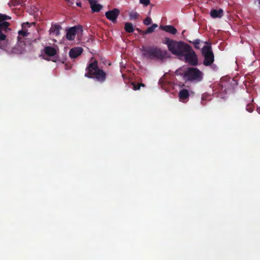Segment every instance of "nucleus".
Returning a JSON list of instances; mask_svg holds the SVG:
<instances>
[{
    "label": "nucleus",
    "mask_w": 260,
    "mask_h": 260,
    "mask_svg": "<svg viewBox=\"0 0 260 260\" xmlns=\"http://www.w3.org/2000/svg\"><path fill=\"white\" fill-rule=\"evenodd\" d=\"M164 44L169 50L174 55L184 57L186 62L196 66L198 63V58L195 51L188 44L183 42H177L169 38H165Z\"/></svg>",
    "instance_id": "nucleus-1"
},
{
    "label": "nucleus",
    "mask_w": 260,
    "mask_h": 260,
    "mask_svg": "<svg viewBox=\"0 0 260 260\" xmlns=\"http://www.w3.org/2000/svg\"><path fill=\"white\" fill-rule=\"evenodd\" d=\"M202 104L203 105H205V104H204V103H203V101L204 100V98H203V97H202Z\"/></svg>",
    "instance_id": "nucleus-30"
},
{
    "label": "nucleus",
    "mask_w": 260,
    "mask_h": 260,
    "mask_svg": "<svg viewBox=\"0 0 260 260\" xmlns=\"http://www.w3.org/2000/svg\"><path fill=\"white\" fill-rule=\"evenodd\" d=\"M158 27L157 24L154 23L151 26L147 28V29L144 32V34H148L152 33L154 31V29Z\"/></svg>",
    "instance_id": "nucleus-20"
},
{
    "label": "nucleus",
    "mask_w": 260,
    "mask_h": 260,
    "mask_svg": "<svg viewBox=\"0 0 260 260\" xmlns=\"http://www.w3.org/2000/svg\"><path fill=\"white\" fill-rule=\"evenodd\" d=\"M129 19L132 20H135L138 18V17L139 16V14L136 12H131L129 14Z\"/></svg>",
    "instance_id": "nucleus-21"
},
{
    "label": "nucleus",
    "mask_w": 260,
    "mask_h": 260,
    "mask_svg": "<svg viewBox=\"0 0 260 260\" xmlns=\"http://www.w3.org/2000/svg\"><path fill=\"white\" fill-rule=\"evenodd\" d=\"M30 27V24L28 22L24 23L22 24V29L18 31V36L17 37L18 41L21 43V41H24V38L27 37L28 35L27 30H24L26 27Z\"/></svg>",
    "instance_id": "nucleus-8"
},
{
    "label": "nucleus",
    "mask_w": 260,
    "mask_h": 260,
    "mask_svg": "<svg viewBox=\"0 0 260 260\" xmlns=\"http://www.w3.org/2000/svg\"><path fill=\"white\" fill-rule=\"evenodd\" d=\"M152 22V19L150 17H147L143 20V23L146 25L150 24Z\"/></svg>",
    "instance_id": "nucleus-22"
},
{
    "label": "nucleus",
    "mask_w": 260,
    "mask_h": 260,
    "mask_svg": "<svg viewBox=\"0 0 260 260\" xmlns=\"http://www.w3.org/2000/svg\"><path fill=\"white\" fill-rule=\"evenodd\" d=\"M132 85L133 86L134 90H137L140 89V85L139 84H136L135 83H133Z\"/></svg>",
    "instance_id": "nucleus-26"
},
{
    "label": "nucleus",
    "mask_w": 260,
    "mask_h": 260,
    "mask_svg": "<svg viewBox=\"0 0 260 260\" xmlns=\"http://www.w3.org/2000/svg\"><path fill=\"white\" fill-rule=\"evenodd\" d=\"M61 28L60 25L55 24L51 25V27L49 30L50 35L58 36L60 34V30Z\"/></svg>",
    "instance_id": "nucleus-14"
},
{
    "label": "nucleus",
    "mask_w": 260,
    "mask_h": 260,
    "mask_svg": "<svg viewBox=\"0 0 260 260\" xmlns=\"http://www.w3.org/2000/svg\"><path fill=\"white\" fill-rule=\"evenodd\" d=\"M159 28L161 30L172 35H175L177 32V29L172 25H160Z\"/></svg>",
    "instance_id": "nucleus-15"
},
{
    "label": "nucleus",
    "mask_w": 260,
    "mask_h": 260,
    "mask_svg": "<svg viewBox=\"0 0 260 260\" xmlns=\"http://www.w3.org/2000/svg\"><path fill=\"white\" fill-rule=\"evenodd\" d=\"M83 51V49L81 47H74L70 50L69 56L72 59L76 58L82 54Z\"/></svg>",
    "instance_id": "nucleus-9"
},
{
    "label": "nucleus",
    "mask_w": 260,
    "mask_h": 260,
    "mask_svg": "<svg viewBox=\"0 0 260 260\" xmlns=\"http://www.w3.org/2000/svg\"><path fill=\"white\" fill-rule=\"evenodd\" d=\"M85 70L86 73L84 75L85 77L95 79L101 83L105 81L107 74L103 70L99 68L97 60H94L88 63Z\"/></svg>",
    "instance_id": "nucleus-2"
},
{
    "label": "nucleus",
    "mask_w": 260,
    "mask_h": 260,
    "mask_svg": "<svg viewBox=\"0 0 260 260\" xmlns=\"http://www.w3.org/2000/svg\"><path fill=\"white\" fill-rule=\"evenodd\" d=\"M119 13V10L118 9L115 8L112 10L106 12L105 16L108 19L112 22H115Z\"/></svg>",
    "instance_id": "nucleus-7"
},
{
    "label": "nucleus",
    "mask_w": 260,
    "mask_h": 260,
    "mask_svg": "<svg viewBox=\"0 0 260 260\" xmlns=\"http://www.w3.org/2000/svg\"><path fill=\"white\" fill-rule=\"evenodd\" d=\"M202 53L204 57L203 64L205 66L211 65L214 61V56L212 51L210 44L209 45L204 46L202 48Z\"/></svg>",
    "instance_id": "nucleus-6"
},
{
    "label": "nucleus",
    "mask_w": 260,
    "mask_h": 260,
    "mask_svg": "<svg viewBox=\"0 0 260 260\" xmlns=\"http://www.w3.org/2000/svg\"><path fill=\"white\" fill-rule=\"evenodd\" d=\"M90 5L92 12L93 13L99 12L103 8L102 5L97 4L96 0H91Z\"/></svg>",
    "instance_id": "nucleus-13"
},
{
    "label": "nucleus",
    "mask_w": 260,
    "mask_h": 260,
    "mask_svg": "<svg viewBox=\"0 0 260 260\" xmlns=\"http://www.w3.org/2000/svg\"><path fill=\"white\" fill-rule=\"evenodd\" d=\"M136 30H137L138 32H141V30H140V29H139V28H136Z\"/></svg>",
    "instance_id": "nucleus-29"
},
{
    "label": "nucleus",
    "mask_w": 260,
    "mask_h": 260,
    "mask_svg": "<svg viewBox=\"0 0 260 260\" xmlns=\"http://www.w3.org/2000/svg\"><path fill=\"white\" fill-rule=\"evenodd\" d=\"M223 11L222 9H213L211 11L210 15L212 18H221L223 16Z\"/></svg>",
    "instance_id": "nucleus-17"
},
{
    "label": "nucleus",
    "mask_w": 260,
    "mask_h": 260,
    "mask_svg": "<svg viewBox=\"0 0 260 260\" xmlns=\"http://www.w3.org/2000/svg\"><path fill=\"white\" fill-rule=\"evenodd\" d=\"M140 3L147 6L150 4V0H140Z\"/></svg>",
    "instance_id": "nucleus-23"
},
{
    "label": "nucleus",
    "mask_w": 260,
    "mask_h": 260,
    "mask_svg": "<svg viewBox=\"0 0 260 260\" xmlns=\"http://www.w3.org/2000/svg\"><path fill=\"white\" fill-rule=\"evenodd\" d=\"M124 29L128 33H132L134 31L133 24L131 22H126L124 24Z\"/></svg>",
    "instance_id": "nucleus-18"
},
{
    "label": "nucleus",
    "mask_w": 260,
    "mask_h": 260,
    "mask_svg": "<svg viewBox=\"0 0 260 260\" xmlns=\"http://www.w3.org/2000/svg\"><path fill=\"white\" fill-rule=\"evenodd\" d=\"M11 19L10 16L0 13V41H1L6 40V34L11 30L9 28L10 23L5 21Z\"/></svg>",
    "instance_id": "nucleus-5"
},
{
    "label": "nucleus",
    "mask_w": 260,
    "mask_h": 260,
    "mask_svg": "<svg viewBox=\"0 0 260 260\" xmlns=\"http://www.w3.org/2000/svg\"><path fill=\"white\" fill-rule=\"evenodd\" d=\"M25 50V44L24 41H21V43L18 41L17 44L13 48V52L16 54H22Z\"/></svg>",
    "instance_id": "nucleus-10"
},
{
    "label": "nucleus",
    "mask_w": 260,
    "mask_h": 260,
    "mask_svg": "<svg viewBox=\"0 0 260 260\" xmlns=\"http://www.w3.org/2000/svg\"><path fill=\"white\" fill-rule=\"evenodd\" d=\"M189 43L192 44L195 49H200L201 48L200 45L201 43H203V41L200 40V39H195L193 41H188Z\"/></svg>",
    "instance_id": "nucleus-19"
},
{
    "label": "nucleus",
    "mask_w": 260,
    "mask_h": 260,
    "mask_svg": "<svg viewBox=\"0 0 260 260\" xmlns=\"http://www.w3.org/2000/svg\"><path fill=\"white\" fill-rule=\"evenodd\" d=\"M141 51L143 56L149 59L163 60L170 57L169 53L167 50H162L160 48L157 47H143L141 49Z\"/></svg>",
    "instance_id": "nucleus-3"
},
{
    "label": "nucleus",
    "mask_w": 260,
    "mask_h": 260,
    "mask_svg": "<svg viewBox=\"0 0 260 260\" xmlns=\"http://www.w3.org/2000/svg\"><path fill=\"white\" fill-rule=\"evenodd\" d=\"M7 47V43L5 42L4 43L0 42V48L5 50Z\"/></svg>",
    "instance_id": "nucleus-24"
},
{
    "label": "nucleus",
    "mask_w": 260,
    "mask_h": 260,
    "mask_svg": "<svg viewBox=\"0 0 260 260\" xmlns=\"http://www.w3.org/2000/svg\"><path fill=\"white\" fill-rule=\"evenodd\" d=\"M78 27L75 26L67 30L66 38L70 41L73 40L76 36Z\"/></svg>",
    "instance_id": "nucleus-12"
},
{
    "label": "nucleus",
    "mask_w": 260,
    "mask_h": 260,
    "mask_svg": "<svg viewBox=\"0 0 260 260\" xmlns=\"http://www.w3.org/2000/svg\"><path fill=\"white\" fill-rule=\"evenodd\" d=\"M179 98L180 101L182 102H186L189 96V91L186 89H182L179 92Z\"/></svg>",
    "instance_id": "nucleus-11"
},
{
    "label": "nucleus",
    "mask_w": 260,
    "mask_h": 260,
    "mask_svg": "<svg viewBox=\"0 0 260 260\" xmlns=\"http://www.w3.org/2000/svg\"><path fill=\"white\" fill-rule=\"evenodd\" d=\"M183 78L185 82L198 83L203 80V73L197 68H188L184 72Z\"/></svg>",
    "instance_id": "nucleus-4"
},
{
    "label": "nucleus",
    "mask_w": 260,
    "mask_h": 260,
    "mask_svg": "<svg viewBox=\"0 0 260 260\" xmlns=\"http://www.w3.org/2000/svg\"><path fill=\"white\" fill-rule=\"evenodd\" d=\"M259 4H260V0H259Z\"/></svg>",
    "instance_id": "nucleus-31"
},
{
    "label": "nucleus",
    "mask_w": 260,
    "mask_h": 260,
    "mask_svg": "<svg viewBox=\"0 0 260 260\" xmlns=\"http://www.w3.org/2000/svg\"><path fill=\"white\" fill-rule=\"evenodd\" d=\"M44 53L49 56H53L57 53L56 50L51 46H46L44 49Z\"/></svg>",
    "instance_id": "nucleus-16"
},
{
    "label": "nucleus",
    "mask_w": 260,
    "mask_h": 260,
    "mask_svg": "<svg viewBox=\"0 0 260 260\" xmlns=\"http://www.w3.org/2000/svg\"><path fill=\"white\" fill-rule=\"evenodd\" d=\"M182 70L180 68L179 69H177L176 71H175V74L177 75H181L183 77V73H184V72H182Z\"/></svg>",
    "instance_id": "nucleus-25"
},
{
    "label": "nucleus",
    "mask_w": 260,
    "mask_h": 260,
    "mask_svg": "<svg viewBox=\"0 0 260 260\" xmlns=\"http://www.w3.org/2000/svg\"><path fill=\"white\" fill-rule=\"evenodd\" d=\"M77 5L78 6L81 7V3H77Z\"/></svg>",
    "instance_id": "nucleus-28"
},
{
    "label": "nucleus",
    "mask_w": 260,
    "mask_h": 260,
    "mask_svg": "<svg viewBox=\"0 0 260 260\" xmlns=\"http://www.w3.org/2000/svg\"><path fill=\"white\" fill-rule=\"evenodd\" d=\"M139 84L140 85V87H145V85L144 84H143V83H140Z\"/></svg>",
    "instance_id": "nucleus-27"
}]
</instances>
